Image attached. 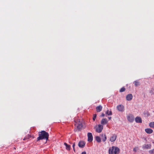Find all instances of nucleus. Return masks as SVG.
<instances>
[{
    "label": "nucleus",
    "instance_id": "f257e3e1",
    "mask_svg": "<svg viewBox=\"0 0 154 154\" xmlns=\"http://www.w3.org/2000/svg\"><path fill=\"white\" fill-rule=\"evenodd\" d=\"M38 137L37 138V141L44 139L47 140L48 139L49 134L44 131H42L38 133Z\"/></svg>",
    "mask_w": 154,
    "mask_h": 154
},
{
    "label": "nucleus",
    "instance_id": "f03ea898",
    "mask_svg": "<svg viewBox=\"0 0 154 154\" xmlns=\"http://www.w3.org/2000/svg\"><path fill=\"white\" fill-rule=\"evenodd\" d=\"M120 151L119 149L117 147L112 146L109 149V154H118Z\"/></svg>",
    "mask_w": 154,
    "mask_h": 154
},
{
    "label": "nucleus",
    "instance_id": "7ed1b4c3",
    "mask_svg": "<svg viewBox=\"0 0 154 154\" xmlns=\"http://www.w3.org/2000/svg\"><path fill=\"white\" fill-rule=\"evenodd\" d=\"M75 124V126H76L77 128L79 130L81 129L82 127V124L81 123L79 120H74Z\"/></svg>",
    "mask_w": 154,
    "mask_h": 154
},
{
    "label": "nucleus",
    "instance_id": "20e7f679",
    "mask_svg": "<svg viewBox=\"0 0 154 154\" xmlns=\"http://www.w3.org/2000/svg\"><path fill=\"white\" fill-rule=\"evenodd\" d=\"M95 128V129L96 131L100 133L102 131L103 129V126L102 125H98L97 126H96Z\"/></svg>",
    "mask_w": 154,
    "mask_h": 154
},
{
    "label": "nucleus",
    "instance_id": "39448f33",
    "mask_svg": "<svg viewBox=\"0 0 154 154\" xmlns=\"http://www.w3.org/2000/svg\"><path fill=\"white\" fill-rule=\"evenodd\" d=\"M127 119L130 122H132L134 120V117L133 115L129 114L127 116Z\"/></svg>",
    "mask_w": 154,
    "mask_h": 154
},
{
    "label": "nucleus",
    "instance_id": "423d86ee",
    "mask_svg": "<svg viewBox=\"0 0 154 154\" xmlns=\"http://www.w3.org/2000/svg\"><path fill=\"white\" fill-rule=\"evenodd\" d=\"M117 109L120 112H123L124 110V106L122 105H119L117 106Z\"/></svg>",
    "mask_w": 154,
    "mask_h": 154
},
{
    "label": "nucleus",
    "instance_id": "0eeeda50",
    "mask_svg": "<svg viewBox=\"0 0 154 154\" xmlns=\"http://www.w3.org/2000/svg\"><path fill=\"white\" fill-rule=\"evenodd\" d=\"M88 141L89 142H91L92 141L93 137L91 133H88Z\"/></svg>",
    "mask_w": 154,
    "mask_h": 154
},
{
    "label": "nucleus",
    "instance_id": "6e6552de",
    "mask_svg": "<svg viewBox=\"0 0 154 154\" xmlns=\"http://www.w3.org/2000/svg\"><path fill=\"white\" fill-rule=\"evenodd\" d=\"M151 144H144L142 146V148L144 150L145 149H150L151 148Z\"/></svg>",
    "mask_w": 154,
    "mask_h": 154
},
{
    "label": "nucleus",
    "instance_id": "1a4fd4ad",
    "mask_svg": "<svg viewBox=\"0 0 154 154\" xmlns=\"http://www.w3.org/2000/svg\"><path fill=\"white\" fill-rule=\"evenodd\" d=\"M117 138V135L115 134H112L110 137L109 140L111 142H113L115 141Z\"/></svg>",
    "mask_w": 154,
    "mask_h": 154
},
{
    "label": "nucleus",
    "instance_id": "9d476101",
    "mask_svg": "<svg viewBox=\"0 0 154 154\" xmlns=\"http://www.w3.org/2000/svg\"><path fill=\"white\" fill-rule=\"evenodd\" d=\"M85 143L83 141H81L79 142L78 143V146L79 147L83 148L85 145Z\"/></svg>",
    "mask_w": 154,
    "mask_h": 154
},
{
    "label": "nucleus",
    "instance_id": "9b49d317",
    "mask_svg": "<svg viewBox=\"0 0 154 154\" xmlns=\"http://www.w3.org/2000/svg\"><path fill=\"white\" fill-rule=\"evenodd\" d=\"M135 122L137 123H141L142 122V119L140 117L137 116L135 119Z\"/></svg>",
    "mask_w": 154,
    "mask_h": 154
},
{
    "label": "nucleus",
    "instance_id": "f8f14e48",
    "mask_svg": "<svg viewBox=\"0 0 154 154\" xmlns=\"http://www.w3.org/2000/svg\"><path fill=\"white\" fill-rule=\"evenodd\" d=\"M133 98V96L132 94H128L126 96V99L128 101L131 100Z\"/></svg>",
    "mask_w": 154,
    "mask_h": 154
},
{
    "label": "nucleus",
    "instance_id": "ddd939ff",
    "mask_svg": "<svg viewBox=\"0 0 154 154\" xmlns=\"http://www.w3.org/2000/svg\"><path fill=\"white\" fill-rule=\"evenodd\" d=\"M145 131L147 134H150L153 132V130L151 128H147L145 130Z\"/></svg>",
    "mask_w": 154,
    "mask_h": 154
},
{
    "label": "nucleus",
    "instance_id": "4468645a",
    "mask_svg": "<svg viewBox=\"0 0 154 154\" xmlns=\"http://www.w3.org/2000/svg\"><path fill=\"white\" fill-rule=\"evenodd\" d=\"M107 122L108 121L106 119H103L101 121V123L103 125H106Z\"/></svg>",
    "mask_w": 154,
    "mask_h": 154
},
{
    "label": "nucleus",
    "instance_id": "2eb2a0df",
    "mask_svg": "<svg viewBox=\"0 0 154 154\" xmlns=\"http://www.w3.org/2000/svg\"><path fill=\"white\" fill-rule=\"evenodd\" d=\"M96 110L97 112H100L102 109V106L101 105H99L96 107Z\"/></svg>",
    "mask_w": 154,
    "mask_h": 154
},
{
    "label": "nucleus",
    "instance_id": "dca6fc26",
    "mask_svg": "<svg viewBox=\"0 0 154 154\" xmlns=\"http://www.w3.org/2000/svg\"><path fill=\"white\" fill-rule=\"evenodd\" d=\"M64 144L66 146V149L68 150H70V145H68L67 143H65Z\"/></svg>",
    "mask_w": 154,
    "mask_h": 154
},
{
    "label": "nucleus",
    "instance_id": "f3484780",
    "mask_svg": "<svg viewBox=\"0 0 154 154\" xmlns=\"http://www.w3.org/2000/svg\"><path fill=\"white\" fill-rule=\"evenodd\" d=\"M102 137H103L102 140L103 142H105L107 139L106 136L104 134H102L101 135Z\"/></svg>",
    "mask_w": 154,
    "mask_h": 154
},
{
    "label": "nucleus",
    "instance_id": "a211bd4d",
    "mask_svg": "<svg viewBox=\"0 0 154 154\" xmlns=\"http://www.w3.org/2000/svg\"><path fill=\"white\" fill-rule=\"evenodd\" d=\"M149 126L151 128H154V122H150L149 124Z\"/></svg>",
    "mask_w": 154,
    "mask_h": 154
},
{
    "label": "nucleus",
    "instance_id": "6ab92c4d",
    "mask_svg": "<svg viewBox=\"0 0 154 154\" xmlns=\"http://www.w3.org/2000/svg\"><path fill=\"white\" fill-rule=\"evenodd\" d=\"M96 140L98 142H100L101 141V139L99 136H96Z\"/></svg>",
    "mask_w": 154,
    "mask_h": 154
},
{
    "label": "nucleus",
    "instance_id": "aec40b11",
    "mask_svg": "<svg viewBox=\"0 0 154 154\" xmlns=\"http://www.w3.org/2000/svg\"><path fill=\"white\" fill-rule=\"evenodd\" d=\"M135 86H137L140 85V83L138 81H135L134 82Z\"/></svg>",
    "mask_w": 154,
    "mask_h": 154
},
{
    "label": "nucleus",
    "instance_id": "412c9836",
    "mask_svg": "<svg viewBox=\"0 0 154 154\" xmlns=\"http://www.w3.org/2000/svg\"><path fill=\"white\" fill-rule=\"evenodd\" d=\"M106 114H107L108 115H112V112L111 111H109V110H107L106 112Z\"/></svg>",
    "mask_w": 154,
    "mask_h": 154
},
{
    "label": "nucleus",
    "instance_id": "4be33fe9",
    "mask_svg": "<svg viewBox=\"0 0 154 154\" xmlns=\"http://www.w3.org/2000/svg\"><path fill=\"white\" fill-rule=\"evenodd\" d=\"M125 88L124 87H123L121 88L119 90V91L120 92H122L124 91H125Z\"/></svg>",
    "mask_w": 154,
    "mask_h": 154
},
{
    "label": "nucleus",
    "instance_id": "5701e85b",
    "mask_svg": "<svg viewBox=\"0 0 154 154\" xmlns=\"http://www.w3.org/2000/svg\"><path fill=\"white\" fill-rule=\"evenodd\" d=\"M30 136L28 135L27 136H26L23 139V140H25L26 139H29L30 137Z\"/></svg>",
    "mask_w": 154,
    "mask_h": 154
},
{
    "label": "nucleus",
    "instance_id": "b1692460",
    "mask_svg": "<svg viewBox=\"0 0 154 154\" xmlns=\"http://www.w3.org/2000/svg\"><path fill=\"white\" fill-rule=\"evenodd\" d=\"M97 115L96 114H94L93 116V119L94 121H95Z\"/></svg>",
    "mask_w": 154,
    "mask_h": 154
},
{
    "label": "nucleus",
    "instance_id": "393cba45",
    "mask_svg": "<svg viewBox=\"0 0 154 154\" xmlns=\"http://www.w3.org/2000/svg\"><path fill=\"white\" fill-rule=\"evenodd\" d=\"M138 149V147H135L133 149V151L134 152H136L137 151V150Z\"/></svg>",
    "mask_w": 154,
    "mask_h": 154
},
{
    "label": "nucleus",
    "instance_id": "a878e982",
    "mask_svg": "<svg viewBox=\"0 0 154 154\" xmlns=\"http://www.w3.org/2000/svg\"><path fill=\"white\" fill-rule=\"evenodd\" d=\"M75 143H73V145H72V147H73V150L74 151H75Z\"/></svg>",
    "mask_w": 154,
    "mask_h": 154
},
{
    "label": "nucleus",
    "instance_id": "bb28decb",
    "mask_svg": "<svg viewBox=\"0 0 154 154\" xmlns=\"http://www.w3.org/2000/svg\"><path fill=\"white\" fill-rule=\"evenodd\" d=\"M105 116L104 114V113H102L101 114V115L100 116L101 117H104Z\"/></svg>",
    "mask_w": 154,
    "mask_h": 154
},
{
    "label": "nucleus",
    "instance_id": "cd10ccee",
    "mask_svg": "<svg viewBox=\"0 0 154 154\" xmlns=\"http://www.w3.org/2000/svg\"><path fill=\"white\" fill-rule=\"evenodd\" d=\"M81 154H86V153L85 151H84L82 152Z\"/></svg>",
    "mask_w": 154,
    "mask_h": 154
},
{
    "label": "nucleus",
    "instance_id": "c85d7f7f",
    "mask_svg": "<svg viewBox=\"0 0 154 154\" xmlns=\"http://www.w3.org/2000/svg\"><path fill=\"white\" fill-rule=\"evenodd\" d=\"M108 118L109 119H110L111 118V117H108Z\"/></svg>",
    "mask_w": 154,
    "mask_h": 154
}]
</instances>
